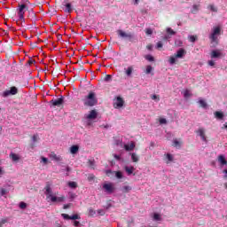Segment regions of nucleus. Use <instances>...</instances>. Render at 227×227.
Listing matches in <instances>:
<instances>
[{"instance_id":"864d4df0","label":"nucleus","mask_w":227,"mask_h":227,"mask_svg":"<svg viewBox=\"0 0 227 227\" xmlns=\"http://www.w3.org/2000/svg\"><path fill=\"white\" fill-rule=\"evenodd\" d=\"M207 64L209 65V67H215V62H214V60H208Z\"/></svg>"},{"instance_id":"4d7b16f0","label":"nucleus","mask_w":227,"mask_h":227,"mask_svg":"<svg viewBox=\"0 0 227 227\" xmlns=\"http://www.w3.org/2000/svg\"><path fill=\"white\" fill-rule=\"evenodd\" d=\"M89 214H90V215H95V210L90 209Z\"/></svg>"},{"instance_id":"2eb2a0df","label":"nucleus","mask_w":227,"mask_h":227,"mask_svg":"<svg viewBox=\"0 0 227 227\" xmlns=\"http://www.w3.org/2000/svg\"><path fill=\"white\" fill-rule=\"evenodd\" d=\"M176 58L182 59L184 56H185V50L184 48H181L177 51L176 54H175Z\"/></svg>"},{"instance_id":"0e129e2a","label":"nucleus","mask_w":227,"mask_h":227,"mask_svg":"<svg viewBox=\"0 0 227 227\" xmlns=\"http://www.w3.org/2000/svg\"><path fill=\"white\" fill-rule=\"evenodd\" d=\"M32 139H33L34 143H36V139H37L36 135H34Z\"/></svg>"},{"instance_id":"37998d69","label":"nucleus","mask_w":227,"mask_h":227,"mask_svg":"<svg viewBox=\"0 0 227 227\" xmlns=\"http://www.w3.org/2000/svg\"><path fill=\"white\" fill-rule=\"evenodd\" d=\"M6 223H8V219H6V218L1 219V220H0L1 227L3 226V224H6Z\"/></svg>"},{"instance_id":"f03ea898","label":"nucleus","mask_w":227,"mask_h":227,"mask_svg":"<svg viewBox=\"0 0 227 227\" xmlns=\"http://www.w3.org/2000/svg\"><path fill=\"white\" fill-rule=\"evenodd\" d=\"M221 35V27H215L213 28V32L209 35V40H211V44L213 47H217L219 45V38L217 36Z\"/></svg>"},{"instance_id":"9b49d317","label":"nucleus","mask_w":227,"mask_h":227,"mask_svg":"<svg viewBox=\"0 0 227 227\" xmlns=\"http://www.w3.org/2000/svg\"><path fill=\"white\" fill-rule=\"evenodd\" d=\"M63 6L66 8V13H72V4L68 3L67 0L64 1Z\"/></svg>"},{"instance_id":"473e14b6","label":"nucleus","mask_w":227,"mask_h":227,"mask_svg":"<svg viewBox=\"0 0 227 227\" xmlns=\"http://www.w3.org/2000/svg\"><path fill=\"white\" fill-rule=\"evenodd\" d=\"M199 104H200V107H207V102H205V100H203V99H200V101H199Z\"/></svg>"},{"instance_id":"f8f14e48","label":"nucleus","mask_w":227,"mask_h":227,"mask_svg":"<svg viewBox=\"0 0 227 227\" xmlns=\"http://www.w3.org/2000/svg\"><path fill=\"white\" fill-rule=\"evenodd\" d=\"M136 148V143L131 142L129 145H124L126 152H132Z\"/></svg>"},{"instance_id":"c9c22d12","label":"nucleus","mask_w":227,"mask_h":227,"mask_svg":"<svg viewBox=\"0 0 227 227\" xmlns=\"http://www.w3.org/2000/svg\"><path fill=\"white\" fill-rule=\"evenodd\" d=\"M113 78V76L111 74H106L104 78V81L106 82H109V81H111V79Z\"/></svg>"},{"instance_id":"dca6fc26","label":"nucleus","mask_w":227,"mask_h":227,"mask_svg":"<svg viewBox=\"0 0 227 227\" xmlns=\"http://www.w3.org/2000/svg\"><path fill=\"white\" fill-rule=\"evenodd\" d=\"M97 118V111L91 110L87 115V120H95Z\"/></svg>"},{"instance_id":"a18cd8bd","label":"nucleus","mask_w":227,"mask_h":227,"mask_svg":"<svg viewBox=\"0 0 227 227\" xmlns=\"http://www.w3.org/2000/svg\"><path fill=\"white\" fill-rule=\"evenodd\" d=\"M61 215L63 219L71 220V216L67 214H62Z\"/></svg>"},{"instance_id":"a878e982","label":"nucleus","mask_w":227,"mask_h":227,"mask_svg":"<svg viewBox=\"0 0 227 227\" xmlns=\"http://www.w3.org/2000/svg\"><path fill=\"white\" fill-rule=\"evenodd\" d=\"M125 171L128 175H132L134 173V167H125Z\"/></svg>"},{"instance_id":"e2e57ef3","label":"nucleus","mask_w":227,"mask_h":227,"mask_svg":"<svg viewBox=\"0 0 227 227\" xmlns=\"http://www.w3.org/2000/svg\"><path fill=\"white\" fill-rule=\"evenodd\" d=\"M114 159H116V160H120V159H121L120 155H117V154H114Z\"/></svg>"},{"instance_id":"338daca9","label":"nucleus","mask_w":227,"mask_h":227,"mask_svg":"<svg viewBox=\"0 0 227 227\" xmlns=\"http://www.w3.org/2000/svg\"><path fill=\"white\" fill-rule=\"evenodd\" d=\"M134 4L136 5L139 4V0H134Z\"/></svg>"},{"instance_id":"3c124183","label":"nucleus","mask_w":227,"mask_h":227,"mask_svg":"<svg viewBox=\"0 0 227 227\" xmlns=\"http://www.w3.org/2000/svg\"><path fill=\"white\" fill-rule=\"evenodd\" d=\"M6 189H4V188H2L1 190H0V194H1V196H4L5 194H6Z\"/></svg>"},{"instance_id":"4468645a","label":"nucleus","mask_w":227,"mask_h":227,"mask_svg":"<svg viewBox=\"0 0 227 227\" xmlns=\"http://www.w3.org/2000/svg\"><path fill=\"white\" fill-rule=\"evenodd\" d=\"M197 134H199L202 141H207V137L205 136V129L203 128H200L197 131Z\"/></svg>"},{"instance_id":"423d86ee","label":"nucleus","mask_w":227,"mask_h":227,"mask_svg":"<svg viewBox=\"0 0 227 227\" xmlns=\"http://www.w3.org/2000/svg\"><path fill=\"white\" fill-rule=\"evenodd\" d=\"M65 102V99L63 98V97L59 98L57 99H52L51 101V104L54 106V107H61V106H63V103Z\"/></svg>"},{"instance_id":"7ed1b4c3","label":"nucleus","mask_w":227,"mask_h":227,"mask_svg":"<svg viewBox=\"0 0 227 227\" xmlns=\"http://www.w3.org/2000/svg\"><path fill=\"white\" fill-rule=\"evenodd\" d=\"M27 10H29L27 4H20L18 5L17 12L20 22H26L24 15L26 14V12H27Z\"/></svg>"},{"instance_id":"a19ab883","label":"nucleus","mask_w":227,"mask_h":227,"mask_svg":"<svg viewBox=\"0 0 227 227\" xmlns=\"http://www.w3.org/2000/svg\"><path fill=\"white\" fill-rule=\"evenodd\" d=\"M175 44L176 45V47H182V45L184 44V43H182V41L180 40H176L175 42Z\"/></svg>"},{"instance_id":"a211bd4d","label":"nucleus","mask_w":227,"mask_h":227,"mask_svg":"<svg viewBox=\"0 0 227 227\" xmlns=\"http://www.w3.org/2000/svg\"><path fill=\"white\" fill-rule=\"evenodd\" d=\"M103 189H106V192H113V191H114V188L111 184H105Z\"/></svg>"},{"instance_id":"49530a36","label":"nucleus","mask_w":227,"mask_h":227,"mask_svg":"<svg viewBox=\"0 0 227 227\" xmlns=\"http://www.w3.org/2000/svg\"><path fill=\"white\" fill-rule=\"evenodd\" d=\"M184 96V98H189V97H191V92H189V90H185Z\"/></svg>"},{"instance_id":"79ce46f5","label":"nucleus","mask_w":227,"mask_h":227,"mask_svg":"<svg viewBox=\"0 0 227 227\" xmlns=\"http://www.w3.org/2000/svg\"><path fill=\"white\" fill-rule=\"evenodd\" d=\"M145 59H147V61H154V59L152 55H146Z\"/></svg>"},{"instance_id":"bb28decb","label":"nucleus","mask_w":227,"mask_h":227,"mask_svg":"<svg viewBox=\"0 0 227 227\" xmlns=\"http://www.w3.org/2000/svg\"><path fill=\"white\" fill-rule=\"evenodd\" d=\"M68 186L71 188V189H77V183L76 182H69L68 183Z\"/></svg>"},{"instance_id":"39448f33","label":"nucleus","mask_w":227,"mask_h":227,"mask_svg":"<svg viewBox=\"0 0 227 227\" xmlns=\"http://www.w3.org/2000/svg\"><path fill=\"white\" fill-rule=\"evenodd\" d=\"M44 194L46 196V200H51L52 201V198H54V195H52V188H51V184L47 183L44 187Z\"/></svg>"},{"instance_id":"20e7f679","label":"nucleus","mask_w":227,"mask_h":227,"mask_svg":"<svg viewBox=\"0 0 227 227\" xmlns=\"http://www.w3.org/2000/svg\"><path fill=\"white\" fill-rule=\"evenodd\" d=\"M117 35L120 38H125L126 40H129V42H132V39L134 38L132 33H127L121 29L117 30Z\"/></svg>"},{"instance_id":"6ab92c4d","label":"nucleus","mask_w":227,"mask_h":227,"mask_svg":"<svg viewBox=\"0 0 227 227\" xmlns=\"http://www.w3.org/2000/svg\"><path fill=\"white\" fill-rule=\"evenodd\" d=\"M218 162H220V164H222V166H226L227 161H226V158L224 157V155L221 154L218 156Z\"/></svg>"},{"instance_id":"680f3d73","label":"nucleus","mask_w":227,"mask_h":227,"mask_svg":"<svg viewBox=\"0 0 227 227\" xmlns=\"http://www.w3.org/2000/svg\"><path fill=\"white\" fill-rule=\"evenodd\" d=\"M81 223L79 221H74V226H79Z\"/></svg>"},{"instance_id":"1a4fd4ad","label":"nucleus","mask_w":227,"mask_h":227,"mask_svg":"<svg viewBox=\"0 0 227 227\" xmlns=\"http://www.w3.org/2000/svg\"><path fill=\"white\" fill-rule=\"evenodd\" d=\"M125 104V101L123 100V98L121 97H118L116 98L115 103L114 104V107L115 109H120L121 108V106Z\"/></svg>"},{"instance_id":"e433bc0d","label":"nucleus","mask_w":227,"mask_h":227,"mask_svg":"<svg viewBox=\"0 0 227 227\" xmlns=\"http://www.w3.org/2000/svg\"><path fill=\"white\" fill-rule=\"evenodd\" d=\"M27 207V204H26V202H20V208H21L22 210H24V208Z\"/></svg>"},{"instance_id":"2f4dec72","label":"nucleus","mask_w":227,"mask_h":227,"mask_svg":"<svg viewBox=\"0 0 227 227\" xmlns=\"http://www.w3.org/2000/svg\"><path fill=\"white\" fill-rule=\"evenodd\" d=\"M152 70H153V67H152V66H147L145 69V74H152Z\"/></svg>"},{"instance_id":"f3484780","label":"nucleus","mask_w":227,"mask_h":227,"mask_svg":"<svg viewBox=\"0 0 227 227\" xmlns=\"http://www.w3.org/2000/svg\"><path fill=\"white\" fill-rule=\"evenodd\" d=\"M10 159H12L13 162H18V160H20V156H19V154L17 153H11Z\"/></svg>"},{"instance_id":"72a5a7b5","label":"nucleus","mask_w":227,"mask_h":227,"mask_svg":"<svg viewBox=\"0 0 227 227\" xmlns=\"http://www.w3.org/2000/svg\"><path fill=\"white\" fill-rule=\"evenodd\" d=\"M115 176L116 178H123V174L121 173V171H116L115 172Z\"/></svg>"},{"instance_id":"4c0bfd02","label":"nucleus","mask_w":227,"mask_h":227,"mask_svg":"<svg viewBox=\"0 0 227 227\" xmlns=\"http://www.w3.org/2000/svg\"><path fill=\"white\" fill-rule=\"evenodd\" d=\"M76 219H81V216L79 215H71V221H76Z\"/></svg>"},{"instance_id":"5fc2aeb1","label":"nucleus","mask_w":227,"mask_h":227,"mask_svg":"<svg viewBox=\"0 0 227 227\" xmlns=\"http://www.w3.org/2000/svg\"><path fill=\"white\" fill-rule=\"evenodd\" d=\"M162 47H163V44H162V42H158L157 43V49H162Z\"/></svg>"},{"instance_id":"13d9d810","label":"nucleus","mask_w":227,"mask_h":227,"mask_svg":"<svg viewBox=\"0 0 227 227\" xmlns=\"http://www.w3.org/2000/svg\"><path fill=\"white\" fill-rule=\"evenodd\" d=\"M42 160H43V162H44V164H47V162H49V160L45 157H43Z\"/></svg>"},{"instance_id":"774afa93","label":"nucleus","mask_w":227,"mask_h":227,"mask_svg":"<svg viewBox=\"0 0 227 227\" xmlns=\"http://www.w3.org/2000/svg\"><path fill=\"white\" fill-rule=\"evenodd\" d=\"M223 173H225L226 175L224 176V178H227V169L223 170Z\"/></svg>"},{"instance_id":"f257e3e1","label":"nucleus","mask_w":227,"mask_h":227,"mask_svg":"<svg viewBox=\"0 0 227 227\" xmlns=\"http://www.w3.org/2000/svg\"><path fill=\"white\" fill-rule=\"evenodd\" d=\"M82 101L83 102V105L87 107H93V106H97L98 102L95 92L93 91H90L89 94L82 99Z\"/></svg>"},{"instance_id":"0eeeda50","label":"nucleus","mask_w":227,"mask_h":227,"mask_svg":"<svg viewBox=\"0 0 227 227\" xmlns=\"http://www.w3.org/2000/svg\"><path fill=\"white\" fill-rule=\"evenodd\" d=\"M19 93V89L17 87H11L10 90H5L3 93V97H10V95H17Z\"/></svg>"},{"instance_id":"c85d7f7f","label":"nucleus","mask_w":227,"mask_h":227,"mask_svg":"<svg viewBox=\"0 0 227 227\" xmlns=\"http://www.w3.org/2000/svg\"><path fill=\"white\" fill-rule=\"evenodd\" d=\"M166 158H167V164H169V162H173V155H171V154H169V153H168L167 155H166Z\"/></svg>"},{"instance_id":"b1692460","label":"nucleus","mask_w":227,"mask_h":227,"mask_svg":"<svg viewBox=\"0 0 227 227\" xmlns=\"http://www.w3.org/2000/svg\"><path fill=\"white\" fill-rule=\"evenodd\" d=\"M134 71V67H129L127 69H126V75L128 77H130V75H132V72Z\"/></svg>"},{"instance_id":"f704fd0d","label":"nucleus","mask_w":227,"mask_h":227,"mask_svg":"<svg viewBox=\"0 0 227 227\" xmlns=\"http://www.w3.org/2000/svg\"><path fill=\"white\" fill-rule=\"evenodd\" d=\"M167 33H168V35H176V32H175L171 27L167 28Z\"/></svg>"},{"instance_id":"cd10ccee","label":"nucleus","mask_w":227,"mask_h":227,"mask_svg":"<svg viewBox=\"0 0 227 227\" xmlns=\"http://www.w3.org/2000/svg\"><path fill=\"white\" fill-rule=\"evenodd\" d=\"M168 61H169L170 65H175L176 63V55L175 56H171L169 58Z\"/></svg>"},{"instance_id":"bf43d9fd","label":"nucleus","mask_w":227,"mask_h":227,"mask_svg":"<svg viewBox=\"0 0 227 227\" xmlns=\"http://www.w3.org/2000/svg\"><path fill=\"white\" fill-rule=\"evenodd\" d=\"M98 214H99V215H104L105 212L102 209H98Z\"/></svg>"},{"instance_id":"c756f323","label":"nucleus","mask_w":227,"mask_h":227,"mask_svg":"<svg viewBox=\"0 0 227 227\" xmlns=\"http://www.w3.org/2000/svg\"><path fill=\"white\" fill-rule=\"evenodd\" d=\"M198 40V35H190L189 36V41L192 42V43H194Z\"/></svg>"},{"instance_id":"412c9836","label":"nucleus","mask_w":227,"mask_h":227,"mask_svg":"<svg viewBox=\"0 0 227 227\" xmlns=\"http://www.w3.org/2000/svg\"><path fill=\"white\" fill-rule=\"evenodd\" d=\"M121 191L124 194H127V192H130V191H132V186L125 185L121 188Z\"/></svg>"},{"instance_id":"ddd939ff","label":"nucleus","mask_w":227,"mask_h":227,"mask_svg":"<svg viewBox=\"0 0 227 227\" xmlns=\"http://www.w3.org/2000/svg\"><path fill=\"white\" fill-rule=\"evenodd\" d=\"M65 200H66L65 196H61V197L54 196V197H51V202L52 203H56L57 201L59 203H63V201H65Z\"/></svg>"},{"instance_id":"6e6d98bb","label":"nucleus","mask_w":227,"mask_h":227,"mask_svg":"<svg viewBox=\"0 0 227 227\" xmlns=\"http://www.w3.org/2000/svg\"><path fill=\"white\" fill-rule=\"evenodd\" d=\"M69 197L71 198V200H74V198L77 197V195H75V193H69Z\"/></svg>"},{"instance_id":"58836bf2","label":"nucleus","mask_w":227,"mask_h":227,"mask_svg":"<svg viewBox=\"0 0 227 227\" xmlns=\"http://www.w3.org/2000/svg\"><path fill=\"white\" fill-rule=\"evenodd\" d=\"M151 98L153 99V100H156V102H159L160 100V98L159 97V96H157V95H153L152 97H151Z\"/></svg>"},{"instance_id":"c03bdc74","label":"nucleus","mask_w":227,"mask_h":227,"mask_svg":"<svg viewBox=\"0 0 227 227\" xmlns=\"http://www.w3.org/2000/svg\"><path fill=\"white\" fill-rule=\"evenodd\" d=\"M208 8L211 12H217V7H215L214 4L209 5Z\"/></svg>"},{"instance_id":"de8ad7c7","label":"nucleus","mask_w":227,"mask_h":227,"mask_svg":"<svg viewBox=\"0 0 227 227\" xmlns=\"http://www.w3.org/2000/svg\"><path fill=\"white\" fill-rule=\"evenodd\" d=\"M173 145H174V146L178 147V146H180V142L178 140L175 139L173 141Z\"/></svg>"},{"instance_id":"4be33fe9","label":"nucleus","mask_w":227,"mask_h":227,"mask_svg":"<svg viewBox=\"0 0 227 227\" xmlns=\"http://www.w3.org/2000/svg\"><path fill=\"white\" fill-rule=\"evenodd\" d=\"M215 116L217 120H223L224 118V114L222 112H215Z\"/></svg>"},{"instance_id":"69168bd1","label":"nucleus","mask_w":227,"mask_h":227,"mask_svg":"<svg viewBox=\"0 0 227 227\" xmlns=\"http://www.w3.org/2000/svg\"><path fill=\"white\" fill-rule=\"evenodd\" d=\"M33 63H35V60H34V59H29V60H28V65H33Z\"/></svg>"},{"instance_id":"052dcab7","label":"nucleus","mask_w":227,"mask_h":227,"mask_svg":"<svg viewBox=\"0 0 227 227\" xmlns=\"http://www.w3.org/2000/svg\"><path fill=\"white\" fill-rule=\"evenodd\" d=\"M63 208H64V210H67V208H70V204H65Z\"/></svg>"},{"instance_id":"7c9ffc66","label":"nucleus","mask_w":227,"mask_h":227,"mask_svg":"<svg viewBox=\"0 0 227 227\" xmlns=\"http://www.w3.org/2000/svg\"><path fill=\"white\" fill-rule=\"evenodd\" d=\"M88 164H89V166H90L92 169H95V160H89Z\"/></svg>"},{"instance_id":"09e8293b","label":"nucleus","mask_w":227,"mask_h":227,"mask_svg":"<svg viewBox=\"0 0 227 227\" xmlns=\"http://www.w3.org/2000/svg\"><path fill=\"white\" fill-rule=\"evenodd\" d=\"M160 125H164V124L168 123V121H166L165 118H161V119H160Z\"/></svg>"},{"instance_id":"9d476101","label":"nucleus","mask_w":227,"mask_h":227,"mask_svg":"<svg viewBox=\"0 0 227 227\" xmlns=\"http://www.w3.org/2000/svg\"><path fill=\"white\" fill-rule=\"evenodd\" d=\"M50 158L51 160H55L56 162H61V160H63V158L61 156H57L56 153L54 152L51 153Z\"/></svg>"},{"instance_id":"ea45409f","label":"nucleus","mask_w":227,"mask_h":227,"mask_svg":"<svg viewBox=\"0 0 227 227\" xmlns=\"http://www.w3.org/2000/svg\"><path fill=\"white\" fill-rule=\"evenodd\" d=\"M153 219H154V221H160V215L155 213L153 215Z\"/></svg>"},{"instance_id":"6e6552de","label":"nucleus","mask_w":227,"mask_h":227,"mask_svg":"<svg viewBox=\"0 0 227 227\" xmlns=\"http://www.w3.org/2000/svg\"><path fill=\"white\" fill-rule=\"evenodd\" d=\"M210 56L212 59H219L223 58V52H221V50H213Z\"/></svg>"},{"instance_id":"8fccbe9b","label":"nucleus","mask_w":227,"mask_h":227,"mask_svg":"<svg viewBox=\"0 0 227 227\" xmlns=\"http://www.w3.org/2000/svg\"><path fill=\"white\" fill-rule=\"evenodd\" d=\"M153 33V31L152 30V28L145 29V35H152Z\"/></svg>"},{"instance_id":"393cba45","label":"nucleus","mask_w":227,"mask_h":227,"mask_svg":"<svg viewBox=\"0 0 227 227\" xmlns=\"http://www.w3.org/2000/svg\"><path fill=\"white\" fill-rule=\"evenodd\" d=\"M131 160H133V162H138L139 161V157H137V154H136V153H131Z\"/></svg>"},{"instance_id":"aec40b11","label":"nucleus","mask_w":227,"mask_h":227,"mask_svg":"<svg viewBox=\"0 0 227 227\" xmlns=\"http://www.w3.org/2000/svg\"><path fill=\"white\" fill-rule=\"evenodd\" d=\"M70 152L73 155H75V153H77V152H79V145H72L70 147Z\"/></svg>"},{"instance_id":"603ef678","label":"nucleus","mask_w":227,"mask_h":227,"mask_svg":"<svg viewBox=\"0 0 227 227\" xmlns=\"http://www.w3.org/2000/svg\"><path fill=\"white\" fill-rule=\"evenodd\" d=\"M199 9H200V5L194 4V5H193L192 13H194V12H198Z\"/></svg>"},{"instance_id":"5701e85b","label":"nucleus","mask_w":227,"mask_h":227,"mask_svg":"<svg viewBox=\"0 0 227 227\" xmlns=\"http://www.w3.org/2000/svg\"><path fill=\"white\" fill-rule=\"evenodd\" d=\"M28 18L31 20H36V14L35 13V12L33 11L28 12Z\"/></svg>"}]
</instances>
